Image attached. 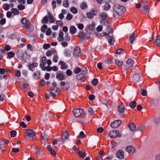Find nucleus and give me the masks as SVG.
Listing matches in <instances>:
<instances>
[{
  "label": "nucleus",
  "mask_w": 160,
  "mask_h": 160,
  "mask_svg": "<svg viewBox=\"0 0 160 160\" xmlns=\"http://www.w3.org/2000/svg\"><path fill=\"white\" fill-rule=\"evenodd\" d=\"M52 86L50 89V94L49 95L51 97H55L59 94L60 92V90L57 87V84L55 82L52 83Z\"/></svg>",
  "instance_id": "1"
},
{
  "label": "nucleus",
  "mask_w": 160,
  "mask_h": 160,
  "mask_svg": "<svg viewBox=\"0 0 160 160\" xmlns=\"http://www.w3.org/2000/svg\"><path fill=\"white\" fill-rule=\"evenodd\" d=\"M113 9L115 12L119 15L123 14L125 11V8L123 6L119 5H114Z\"/></svg>",
  "instance_id": "2"
},
{
  "label": "nucleus",
  "mask_w": 160,
  "mask_h": 160,
  "mask_svg": "<svg viewBox=\"0 0 160 160\" xmlns=\"http://www.w3.org/2000/svg\"><path fill=\"white\" fill-rule=\"evenodd\" d=\"M35 135V132L32 130L29 129L27 130L25 136L27 139H32Z\"/></svg>",
  "instance_id": "3"
},
{
  "label": "nucleus",
  "mask_w": 160,
  "mask_h": 160,
  "mask_svg": "<svg viewBox=\"0 0 160 160\" xmlns=\"http://www.w3.org/2000/svg\"><path fill=\"white\" fill-rule=\"evenodd\" d=\"M108 136L112 138H114L118 136L120 137L121 135H119V132L118 130H113L110 131L108 134Z\"/></svg>",
  "instance_id": "4"
},
{
  "label": "nucleus",
  "mask_w": 160,
  "mask_h": 160,
  "mask_svg": "<svg viewBox=\"0 0 160 160\" xmlns=\"http://www.w3.org/2000/svg\"><path fill=\"white\" fill-rule=\"evenodd\" d=\"M21 23L22 27L25 28H28L30 25V22L27 20L25 18H23L21 20Z\"/></svg>",
  "instance_id": "5"
},
{
  "label": "nucleus",
  "mask_w": 160,
  "mask_h": 160,
  "mask_svg": "<svg viewBox=\"0 0 160 160\" xmlns=\"http://www.w3.org/2000/svg\"><path fill=\"white\" fill-rule=\"evenodd\" d=\"M133 64L134 62L131 59H128L126 61V64L124 69L126 71H128L133 65Z\"/></svg>",
  "instance_id": "6"
},
{
  "label": "nucleus",
  "mask_w": 160,
  "mask_h": 160,
  "mask_svg": "<svg viewBox=\"0 0 160 160\" xmlns=\"http://www.w3.org/2000/svg\"><path fill=\"white\" fill-rule=\"evenodd\" d=\"M73 55L75 58H78L81 56V53L79 47H77L74 48Z\"/></svg>",
  "instance_id": "7"
},
{
  "label": "nucleus",
  "mask_w": 160,
  "mask_h": 160,
  "mask_svg": "<svg viewBox=\"0 0 160 160\" xmlns=\"http://www.w3.org/2000/svg\"><path fill=\"white\" fill-rule=\"evenodd\" d=\"M73 112L76 117H79L82 114L83 110L81 109H75L73 110Z\"/></svg>",
  "instance_id": "8"
},
{
  "label": "nucleus",
  "mask_w": 160,
  "mask_h": 160,
  "mask_svg": "<svg viewBox=\"0 0 160 160\" xmlns=\"http://www.w3.org/2000/svg\"><path fill=\"white\" fill-rule=\"evenodd\" d=\"M122 122L120 120H117L111 123V127L113 128H115L118 127L121 124Z\"/></svg>",
  "instance_id": "9"
},
{
  "label": "nucleus",
  "mask_w": 160,
  "mask_h": 160,
  "mask_svg": "<svg viewBox=\"0 0 160 160\" xmlns=\"http://www.w3.org/2000/svg\"><path fill=\"white\" fill-rule=\"evenodd\" d=\"M57 52V51L55 49L52 48L46 52V55L48 57H51L52 55H54Z\"/></svg>",
  "instance_id": "10"
},
{
  "label": "nucleus",
  "mask_w": 160,
  "mask_h": 160,
  "mask_svg": "<svg viewBox=\"0 0 160 160\" xmlns=\"http://www.w3.org/2000/svg\"><path fill=\"white\" fill-rule=\"evenodd\" d=\"M126 150L128 152L131 154L134 153L136 151L135 148L133 146H129L127 147L126 148Z\"/></svg>",
  "instance_id": "11"
},
{
  "label": "nucleus",
  "mask_w": 160,
  "mask_h": 160,
  "mask_svg": "<svg viewBox=\"0 0 160 160\" xmlns=\"http://www.w3.org/2000/svg\"><path fill=\"white\" fill-rule=\"evenodd\" d=\"M60 85L62 88L65 90H67L69 88V85L68 83L65 82L64 81L61 82H60Z\"/></svg>",
  "instance_id": "12"
},
{
  "label": "nucleus",
  "mask_w": 160,
  "mask_h": 160,
  "mask_svg": "<svg viewBox=\"0 0 160 160\" xmlns=\"http://www.w3.org/2000/svg\"><path fill=\"white\" fill-rule=\"evenodd\" d=\"M62 138L63 142L66 140L68 139L69 138L67 130H64L63 131Z\"/></svg>",
  "instance_id": "13"
},
{
  "label": "nucleus",
  "mask_w": 160,
  "mask_h": 160,
  "mask_svg": "<svg viewBox=\"0 0 160 160\" xmlns=\"http://www.w3.org/2000/svg\"><path fill=\"white\" fill-rule=\"evenodd\" d=\"M116 157L120 159H122L124 157V153L122 150H118L116 154Z\"/></svg>",
  "instance_id": "14"
},
{
  "label": "nucleus",
  "mask_w": 160,
  "mask_h": 160,
  "mask_svg": "<svg viewBox=\"0 0 160 160\" xmlns=\"http://www.w3.org/2000/svg\"><path fill=\"white\" fill-rule=\"evenodd\" d=\"M58 41L61 42L64 40L63 37V33L61 30L58 33V36L57 38Z\"/></svg>",
  "instance_id": "15"
},
{
  "label": "nucleus",
  "mask_w": 160,
  "mask_h": 160,
  "mask_svg": "<svg viewBox=\"0 0 160 160\" xmlns=\"http://www.w3.org/2000/svg\"><path fill=\"white\" fill-rule=\"evenodd\" d=\"M58 64L61 65V68L62 70L66 69L68 68V65L62 61H60L58 62Z\"/></svg>",
  "instance_id": "16"
},
{
  "label": "nucleus",
  "mask_w": 160,
  "mask_h": 160,
  "mask_svg": "<svg viewBox=\"0 0 160 160\" xmlns=\"http://www.w3.org/2000/svg\"><path fill=\"white\" fill-rule=\"evenodd\" d=\"M125 109V107L122 104L118 106V110L120 113H123Z\"/></svg>",
  "instance_id": "17"
},
{
  "label": "nucleus",
  "mask_w": 160,
  "mask_h": 160,
  "mask_svg": "<svg viewBox=\"0 0 160 160\" xmlns=\"http://www.w3.org/2000/svg\"><path fill=\"white\" fill-rule=\"evenodd\" d=\"M128 127L129 128L130 130L132 132H134L136 130V127L134 123H131L128 125Z\"/></svg>",
  "instance_id": "18"
},
{
  "label": "nucleus",
  "mask_w": 160,
  "mask_h": 160,
  "mask_svg": "<svg viewBox=\"0 0 160 160\" xmlns=\"http://www.w3.org/2000/svg\"><path fill=\"white\" fill-rule=\"evenodd\" d=\"M137 36H136L134 33H131L129 36V40L131 44L135 40Z\"/></svg>",
  "instance_id": "19"
},
{
  "label": "nucleus",
  "mask_w": 160,
  "mask_h": 160,
  "mask_svg": "<svg viewBox=\"0 0 160 160\" xmlns=\"http://www.w3.org/2000/svg\"><path fill=\"white\" fill-rule=\"evenodd\" d=\"M48 16L49 18V22L51 23H53L55 22L53 17L52 15L49 12L48 13Z\"/></svg>",
  "instance_id": "20"
},
{
  "label": "nucleus",
  "mask_w": 160,
  "mask_h": 160,
  "mask_svg": "<svg viewBox=\"0 0 160 160\" xmlns=\"http://www.w3.org/2000/svg\"><path fill=\"white\" fill-rule=\"evenodd\" d=\"M140 78V75L138 74H135L133 77V80L135 82L139 81Z\"/></svg>",
  "instance_id": "21"
},
{
  "label": "nucleus",
  "mask_w": 160,
  "mask_h": 160,
  "mask_svg": "<svg viewBox=\"0 0 160 160\" xmlns=\"http://www.w3.org/2000/svg\"><path fill=\"white\" fill-rule=\"evenodd\" d=\"M47 149L52 155H55L56 152L54 150H53L51 145H48L47 147Z\"/></svg>",
  "instance_id": "22"
},
{
  "label": "nucleus",
  "mask_w": 160,
  "mask_h": 160,
  "mask_svg": "<svg viewBox=\"0 0 160 160\" xmlns=\"http://www.w3.org/2000/svg\"><path fill=\"white\" fill-rule=\"evenodd\" d=\"M42 141L43 142H44L48 141V136L44 132L43 134H42Z\"/></svg>",
  "instance_id": "23"
},
{
  "label": "nucleus",
  "mask_w": 160,
  "mask_h": 160,
  "mask_svg": "<svg viewBox=\"0 0 160 160\" xmlns=\"http://www.w3.org/2000/svg\"><path fill=\"white\" fill-rule=\"evenodd\" d=\"M107 37L108 39L109 43L110 44H113L114 42V40L112 37V35L110 36V35H108Z\"/></svg>",
  "instance_id": "24"
},
{
  "label": "nucleus",
  "mask_w": 160,
  "mask_h": 160,
  "mask_svg": "<svg viewBox=\"0 0 160 160\" xmlns=\"http://www.w3.org/2000/svg\"><path fill=\"white\" fill-rule=\"evenodd\" d=\"M38 65V63L36 62L32 63L29 66V69L33 71L34 69V68L37 67Z\"/></svg>",
  "instance_id": "25"
},
{
  "label": "nucleus",
  "mask_w": 160,
  "mask_h": 160,
  "mask_svg": "<svg viewBox=\"0 0 160 160\" xmlns=\"http://www.w3.org/2000/svg\"><path fill=\"white\" fill-rule=\"evenodd\" d=\"M56 78L59 81H61L64 79V75L62 73H58L56 76Z\"/></svg>",
  "instance_id": "26"
},
{
  "label": "nucleus",
  "mask_w": 160,
  "mask_h": 160,
  "mask_svg": "<svg viewBox=\"0 0 160 160\" xmlns=\"http://www.w3.org/2000/svg\"><path fill=\"white\" fill-rule=\"evenodd\" d=\"M76 30V28L73 26H71L69 28V31L70 33L73 34L75 33Z\"/></svg>",
  "instance_id": "27"
},
{
  "label": "nucleus",
  "mask_w": 160,
  "mask_h": 160,
  "mask_svg": "<svg viewBox=\"0 0 160 160\" xmlns=\"http://www.w3.org/2000/svg\"><path fill=\"white\" fill-rule=\"evenodd\" d=\"M24 52L22 51H18L17 53V55L18 56V58L20 59H22L23 57V54Z\"/></svg>",
  "instance_id": "28"
},
{
  "label": "nucleus",
  "mask_w": 160,
  "mask_h": 160,
  "mask_svg": "<svg viewBox=\"0 0 160 160\" xmlns=\"http://www.w3.org/2000/svg\"><path fill=\"white\" fill-rule=\"evenodd\" d=\"M15 53L12 52H9L8 53L7 58L10 59L14 57L15 56Z\"/></svg>",
  "instance_id": "29"
},
{
  "label": "nucleus",
  "mask_w": 160,
  "mask_h": 160,
  "mask_svg": "<svg viewBox=\"0 0 160 160\" xmlns=\"http://www.w3.org/2000/svg\"><path fill=\"white\" fill-rule=\"evenodd\" d=\"M142 11L145 14L148 13L149 12V8L148 6V5H146L144 6L143 8V10Z\"/></svg>",
  "instance_id": "30"
},
{
  "label": "nucleus",
  "mask_w": 160,
  "mask_h": 160,
  "mask_svg": "<svg viewBox=\"0 0 160 160\" xmlns=\"http://www.w3.org/2000/svg\"><path fill=\"white\" fill-rule=\"evenodd\" d=\"M23 56L22 59L24 60H26L27 59H28L30 57V56L28 54L27 52H24Z\"/></svg>",
  "instance_id": "31"
},
{
  "label": "nucleus",
  "mask_w": 160,
  "mask_h": 160,
  "mask_svg": "<svg viewBox=\"0 0 160 160\" xmlns=\"http://www.w3.org/2000/svg\"><path fill=\"white\" fill-rule=\"evenodd\" d=\"M78 153L81 158H84L86 156V153L85 152H83L82 151L79 150Z\"/></svg>",
  "instance_id": "32"
},
{
  "label": "nucleus",
  "mask_w": 160,
  "mask_h": 160,
  "mask_svg": "<svg viewBox=\"0 0 160 160\" xmlns=\"http://www.w3.org/2000/svg\"><path fill=\"white\" fill-rule=\"evenodd\" d=\"M129 105L132 109H134L136 105V102L135 101H133L129 103Z\"/></svg>",
  "instance_id": "33"
},
{
  "label": "nucleus",
  "mask_w": 160,
  "mask_h": 160,
  "mask_svg": "<svg viewBox=\"0 0 160 160\" xmlns=\"http://www.w3.org/2000/svg\"><path fill=\"white\" fill-rule=\"evenodd\" d=\"M95 15V12L93 11L92 13H87V16L88 18L91 19L93 18V16Z\"/></svg>",
  "instance_id": "34"
},
{
  "label": "nucleus",
  "mask_w": 160,
  "mask_h": 160,
  "mask_svg": "<svg viewBox=\"0 0 160 160\" xmlns=\"http://www.w3.org/2000/svg\"><path fill=\"white\" fill-rule=\"evenodd\" d=\"M153 121L157 125L159 124L160 123V119L159 117H155L153 119Z\"/></svg>",
  "instance_id": "35"
},
{
  "label": "nucleus",
  "mask_w": 160,
  "mask_h": 160,
  "mask_svg": "<svg viewBox=\"0 0 160 160\" xmlns=\"http://www.w3.org/2000/svg\"><path fill=\"white\" fill-rule=\"evenodd\" d=\"M84 76V75L83 74H79L77 75L76 78L78 80L82 81V78Z\"/></svg>",
  "instance_id": "36"
},
{
  "label": "nucleus",
  "mask_w": 160,
  "mask_h": 160,
  "mask_svg": "<svg viewBox=\"0 0 160 160\" xmlns=\"http://www.w3.org/2000/svg\"><path fill=\"white\" fill-rule=\"evenodd\" d=\"M156 44L157 46L159 47L160 45V35H159L156 39Z\"/></svg>",
  "instance_id": "37"
},
{
  "label": "nucleus",
  "mask_w": 160,
  "mask_h": 160,
  "mask_svg": "<svg viewBox=\"0 0 160 160\" xmlns=\"http://www.w3.org/2000/svg\"><path fill=\"white\" fill-rule=\"evenodd\" d=\"M100 16L102 19H106L108 17V15L105 12H102L100 14Z\"/></svg>",
  "instance_id": "38"
},
{
  "label": "nucleus",
  "mask_w": 160,
  "mask_h": 160,
  "mask_svg": "<svg viewBox=\"0 0 160 160\" xmlns=\"http://www.w3.org/2000/svg\"><path fill=\"white\" fill-rule=\"evenodd\" d=\"M11 11L12 13L14 15H18L19 13V11L17 8H12L11 9Z\"/></svg>",
  "instance_id": "39"
},
{
  "label": "nucleus",
  "mask_w": 160,
  "mask_h": 160,
  "mask_svg": "<svg viewBox=\"0 0 160 160\" xmlns=\"http://www.w3.org/2000/svg\"><path fill=\"white\" fill-rule=\"evenodd\" d=\"M115 63L117 66H121L123 64V62L118 59H116L115 60Z\"/></svg>",
  "instance_id": "40"
},
{
  "label": "nucleus",
  "mask_w": 160,
  "mask_h": 160,
  "mask_svg": "<svg viewBox=\"0 0 160 160\" xmlns=\"http://www.w3.org/2000/svg\"><path fill=\"white\" fill-rule=\"evenodd\" d=\"M58 56L57 53V52L55 54H54V55H53V61L55 62H57L58 61Z\"/></svg>",
  "instance_id": "41"
},
{
  "label": "nucleus",
  "mask_w": 160,
  "mask_h": 160,
  "mask_svg": "<svg viewBox=\"0 0 160 160\" xmlns=\"http://www.w3.org/2000/svg\"><path fill=\"white\" fill-rule=\"evenodd\" d=\"M48 22V15L45 16L41 21V22L42 23H47Z\"/></svg>",
  "instance_id": "42"
},
{
  "label": "nucleus",
  "mask_w": 160,
  "mask_h": 160,
  "mask_svg": "<svg viewBox=\"0 0 160 160\" xmlns=\"http://www.w3.org/2000/svg\"><path fill=\"white\" fill-rule=\"evenodd\" d=\"M10 7V5L7 3L4 4L2 6L3 8L6 11L8 10L9 9Z\"/></svg>",
  "instance_id": "43"
},
{
  "label": "nucleus",
  "mask_w": 160,
  "mask_h": 160,
  "mask_svg": "<svg viewBox=\"0 0 160 160\" xmlns=\"http://www.w3.org/2000/svg\"><path fill=\"white\" fill-rule=\"evenodd\" d=\"M24 4H20L19 5H18L17 6V8L19 10H22L24 9L25 8V7L23 5Z\"/></svg>",
  "instance_id": "44"
},
{
  "label": "nucleus",
  "mask_w": 160,
  "mask_h": 160,
  "mask_svg": "<svg viewBox=\"0 0 160 160\" xmlns=\"http://www.w3.org/2000/svg\"><path fill=\"white\" fill-rule=\"evenodd\" d=\"M81 71V69L80 68L78 67H75L74 69L73 72L76 74L80 72Z\"/></svg>",
  "instance_id": "45"
},
{
  "label": "nucleus",
  "mask_w": 160,
  "mask_h": 160,
  "mask_svg": "<svg viewBox=\"0 0 160 160\" xmlns=\"http://www.w3.org/2000/svg\"><path fill=\"white\" fill-rule=\"evenodd\" d=\"M100 22L103 25H107L108 23L106 19H101Z\"/></svg>",
  "instance_id": "46"
},
{
  "label": "nucleus",
  "mask_w": 160,
  "mask_h": 160,
  "mask_svg": "<svg viewBox=\"0 0 160 160\" xmlns=\"http://www.w3.org/2000/svg\"><path fill=\"white\" fill-rule=\"evenodd\" d=\"M145 128V126L144 125H142L138 127L137 128V130L141 132Z\"/></svg>",
  "instance_id": "47"
},
{
  "label": "nucleus",
  "mask_w": 160,
  "mask_h": 160,
  "mask_svg": "<svg viewBox=\"0 0 160 160\" xmlns=\"http://www.w3.org/2000/svg\"><path fill=\"white\" fill-rule=\"evenodd\" d=\"M95 23L92 22L91 24H90L88 26V28L91 30H92L95 26Z\"/></svg>",
  "instance_id": "48"
},
{
  "label": "nucleus",
  "mask_w": 160,
  "mask_h": 160,
  "mask_svg": "<svg viewBox=\"0 0 160 160\" xmlns=\"http://www.w3.org/2000/svg\"><path fill=\"white\" fill-rule=\"evenodd\" d=\"M64 54L65 56L69 57L71 54V52L68 50H66L64 51Z\"/></svg>",
  "instance_id": "49"
},
{
  "label": "nucleus",
  "mask_w": 160,
  "mask_h": 160,
  "mask_svg": "<svg viewBox=\"0 0 160 160\" xmlns=\"http://www.w3.org/2000/svg\"><path fill=\"white\" fill-rule=\"evenodd\" d=\"M64 40L68 42L70 40V38L68 36V33H66L65 34V36L64 38Z\"/></svg>",
  "instance_id": "50"
},
{
  "label": "nucleus",
  "mask_w": 160,
  "mask_h": 160,
  "mask_svg": "<svg viewBox=\"0 0 160 160\" xmlns=\"http://www.w3.org/2000/svg\"><path fill=\"white\" fill-rule=\"evenodd\" d=\"M81 72L84 75L85 74H87V68L85 67H82L81 69Z\"/></svg>",
  "instance_id": "51"
},
{
  "label": "nucleus",
  "mask_w": 160,
  "mask_h": 160,
  "mask_svg": "<svg viewBox=\"0 0 160 160\" xmlns=\"http://www.w3.org/2000/svg\"><path fill=\"white\" fill-rule=\"evenodd\" d=\"M47 28V26L45 24H44L41 28V31L42 32H45Z\"/></svg>",
  "instance_id": "52"
},
{
  "label": "nucleus",
  "mask_w": 160,
  "mask_h": 160,
  "mask_svg": "<svg viewBox=\"0 0 160 160\" xmlns=\"http://www.w3.org/2000/svg\"><path fill=\"white\" fill-rule=\"evenodd\" d=\"M87 4L86 2H83L80 6V7L82 9H85L87 8Z\"/></svg>",
  "instance_id": "53"
},
{
  "label": "nucleus",
  "mask_w": 160,
  "mask_h": 160,
  "mask_svg": "<svg viewBox=\"0 0 160 160\" xmlns=\"http://www.w3.org/2000/svg\"><path fill=\"white\" fill-rule=\"evenodd\" d=\"M70 11L74 14H76L77 12V9L75 7H72L70 8Z\"/></svg>",
  "instance_id": "54"
},
{
  "label": "nucleus",
  "mask_w": 160,
  "mask_h": 160,
  "mask_svg": "<svg viewBox=\"0 0 160 160\" xmlns=\"http://www.w3.org/2000/svg\"><path fill=\"white\" fill-rule=\"evenodd\" d=\"M85 35L82 32H80L78 35V37L81 38H85Z\"/></svg>",
  "instance_id": "55"
},
{
  "label": "nucleus",
  "mask_w": 160,
  "mask_h": 160,
  "mask_svg": "<svg viewBox=\"0 0 160 160\" xmlns=\"http://www.w3.org/2000/svg\"><path fill=\"white\" fill-rule=\"evenodd\" d=\"M17 132L14 130H12L10 132V135L12 137H14L16 135Z\"/></svg>",
  "instance_id": "56"
},
{
  "label": "nucleus",
  "mask_w": 160,
  "mask_h": 160,
  "mask_svg": "<svg viewBox=\"0 0 160 160\" xmlns=\"http://www.w3.org/2000/svg\"><path fill=\"white\" fill-rule=\"evenodd\" d=\"M73 18L72 16L71 15V14L69 13L68 14L66 18L68 20H71Z\"/></svg>",
  "instance_id": "57"
},
{
  "label": "nucleus",
  "mask_w": 160,
  "mask_h": 160,
  "mask_svg": "<svg viewBox=\"0 0 160 160\" xmlns=\"http://www.w3.org/2000/svg\"><path fill=\"white\" fill-rule=\"evenodd\" d=\"M88 112L89 114L92 115L94 113V112L91 107H89L88 109Z\"/></svg>",
  "instance_id": "58"
},
{
  "label": "nucleus",
  "mask_w": 160,
  "mask_h": 160,
  "mask_svg": "<svg viewBox=\"0 0 160 160\" xmlns=\"http://www.w3.org/2000/svg\"><path fill=\"white\" fill-rule=\"evenodd\" d=\"M92 84L94 86L97 85L98 83V80L97 78H94L92 82Z\"/></svg>",
  "instance_id": "59"
},
{
  "label": "nucleus",
  "mask_w": 160,
  "mask_h": 160,
  "mask_svg": "<svg viewBox=\"0 0 160 160\" xmlns=\"http://www.w3.org/2000/svg\"><path fill=\"white\" fill-rule=\"evenodd\" d=\"M141 94L143 96H145L147 94V91L146 90L142 89L141 90Z\"/></svg>",
  "instance_id": "60"
},
{
  "label": "nucleus",
  "mask_w": 160,
  "mask_h": 160,
  "mask_svg": "<svg viewBox=\"0 0 160 160\" xmlns=\"http://www.w3.org/2000/svg\"><path fill=\"white\" fill-rule=\"evenodd\" d=\"M34 151L36 153L38 154L40 153V151L39 148L38 147H35L34 149Z\"/></svg>",
  "instance_id": "61"
},
{
  "label": "nucleus",
  "mask_w": 160,
  "mask_h": 160,
  "mask_svg": "<svg viewBox=\"0 0 160 160\" xmlns=\"http://www.w3.org/2000/svg\"><path fill=\"white\" fill-rule=\"evenodd\" d=\"M20 151L19 149L18 148H13L12 150V152L17 153Z\"/></svg>",
  "instance_id": "62"
},
{
  "label": "nucleus",
  "mask_w": 160,
  "mask_h": 160,
  "mask_svg": "<svg viewBox=\"0 0 160 160\" xmlns=\"http://www.w3.org/2000/svg\"><path fill=\"white\" fill-rule=\"evenodd\" d=\"M43 47L44 49H47L50 48V45L49 44H45L43 45Z\"/></svg>",
  "instance_id": "63"
},
{
  "label": "nucleus",
  "mask_w": 160,
  "mask_h": 160,
  "mask_svg": "<svg viewBox=\"0 0 160 160\" xmlns=\"http://www.w3.org/2000/svg\"><path fill=\"white\" fill-rule=\"evenodd\" d=\"M103 28L102 26V25L98 26L96 28V30L98 32H101Z\"/></svg>",
  "instance_id": "64"
}]
</instances>
